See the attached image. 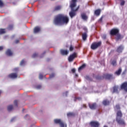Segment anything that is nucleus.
Wrapping results in <instances>:
<instances>
[{"label": "nucleus", "mask_w": 127, "mask_h": 127, "mask_svg": "<svg viewBox=\"0 0 127 127\" xmlns=\"http://www.w3.org/2000/svg\"><path fill=\"white\" fill-rule=\"evenodd\" d=\"M60 52L62 55H68V54L69 53V51L63 49L61 50Z\"/></svg>", "instance_id": "12"}, {"label": "nucleus", "mask_w": 127, "mask_h": 127, "mask_svg": "<svg viewBox=\"0 0 127 127\" xmlns=\"http://www.w3.org/2000/svg\"><path fill=\"white\" fill-rule=\"evenodd\" d=\"M76 100H78V101H81L82 100V98L81 97H75L74 101H76Z\"/></svg>", "instance_id": "39"}, {"label": "nucleus", "mask_w": 127, "mask_h": 127, "mask_svg": "<svg viewBox=\"0 0 127 127\" xmlns=\"http://www.w3.org/2000/svg\"><path fill=\"white\" fill-rule=\"evenodd\" d=\"M81 18L83 20L86 21V20H87V19H88V17L87 16H82Z\"/></svg>", "instance_id": "35"}, {"label": "nucleus", "mask_w": 127, "mask_h": 127, "mask_svg": "<svg viewBox=\"0 0 127 127\" xmlns=\"http://www.w3.org/2000/svg\"><path fill=\"white\" fill-rule=\"evenodd\" d=\"M104 76L105 78H106V79H108L109 80H110V79H112V78H113V75L108 74V73L104 74Z\"/></svg>", "instance_id": "14"}, {"label": "nucleus", "mask_w": 127, "mask_h": 127, "mask_svg": "<svg viewBox=\"0 0 127 127\" xmlns=\"http://www.w3.org/2000/svg\"><path fill=\"white\" fill-rule=\"evenodd\" d=\"M15 70H17V68H15Z\"/></svg>", "instance_id": "59"}, {"label": "nucleus", "mask_w": 127, "mask_h": 127, "mask_svg": "<svg viewBox=\"0 0 127 127\" xmlns=\"http://www.w3.org/2000/svg\"><path fill=\"white\" fill-rule=\"evenodd\" d=\"M54 77H55V73L53 72L51 74H50L49 79H52L53 78H54Z\"/></svg>", "instance_id": "28"}, {"label": "nucleus", "mask_w": 127, "mask_h": 127, "mask_svg": "<svg viewBox=\"0 0 127 127\" xmlns=\"http://www.w3.org/2000/svg\"><path fill=\"white\" fill-rule=\"evenodd\" d=\"M71 18H73V16H71Z\"/></svg>", "instance_id": "60"}, {"label": "nucleus", "mask_w": 127, "mask_h": 127, "mask_svg": "<svg viewBox=\"0 0 127 127\" xmlns=\"http://www.w3.org/2000/svg\"><path fill=\"white\" fill-rule=\"evenodd\" d=\"M83 108H87V106H86L85 104L83 105Z\"/></svg>", "instance_id": "52"}, {"label": "nucleus", "mask_w": 127, "mask_h": 127, "mask_svg": "<svg viewBox=\"0 0 127 127\" xmlns=\"http://www.w3.org/2000/svg\"><path fill=\"white\" fill-rule=\"evenodd\" d=\"M60 9H61V6H57L55 8V10H60Z\"/></svg>", "instance_id": "32"}, {"label": "nucleus", "mask_w": 127, "mask_h": 127, "mask_svg": "<svg viewBox=\"0 0 127 127\" xmlns=\"http://www.w3.org/2000/svg\"><path fill=\"white\" fill-rule=\"evenodd\" d=\"M85 67H86V64H82V65L78 68V71L80 72L81 70H83V69H84Z\"/></svg>", "instance_id": "21"}, {"label": "nucleus", "mask_w": 127, "mask_h": 127, "mask_svg": "<svg viewBox=\"0 0 127 127\" xmlns=\"http://www.w3.org/2000/svg\"><path fill=\"white\" fill-rule=\"evenodd\" d=\"M115 36H116V39L117 41H118L120 39H122V36L119 33L117 34V35H115Z\"/></svg>", "instance_id": "22"}, {"label": "nucleus", "mask_w": 127, "mask_h": 127, "mask_svg": "<svg viewBox=\"0 0 127 127\" xmlns=\"http://www.w3.org/2000/svg\"><path fill=\"white\" fill-rule=\"evenodd\" d=\"M3 2H2V1H1V0H0V7H2V6H3Z\"/></svg>", "instance_id": "36"}, {"label": "nucleus", "mask_w": 127, "mask_h": 127, "mask_svg": "<svg viewBox=\"0 0 127 127\" xmlns=\"http://www.w3.org/2000/svg\"><path fill=\"white\" fill-rule=\"evenodd\" d=\"M121 111V107L120 106V105L117 104L115 106V111H118V110Z\"/></svg>", "instance_id": "24"}, {"label": "nucleus", "mask_w": 127, "mask_h": 127, "mask_svg": "<svg viewBox=\"0 0 127 127\" xmlns=\"http://www.w3.org/2000/svg\"><path fill=\"white\" fill-rule=\"evenodd\" d=\"M13 28V25L11 24V25H9L7 29H8V30H12V29Z\"/></svg>", "instance_id": "31"}, {"label": "nucleus", "mask_w": 127, "mask_h": 127, "mask_svg": "<svg viewBox=\"0 0 127 127\" xmlns=\"http://www.w3.org/2000/svg\"><path fill=\"white\" fill-rule=\"evenodd\" d=\"M81 16H86V13H82L81 14Z\"/></svg>", "instance_id": "46"}, {"label": "nucleus", "mask_w": 127, "mask_h": 127, "mask_svg": "<svg viewBox=\"0 0 127 127\" xmlns=\"http://www.w3.org/2000/svg\"><path fill=\"white\" fill-rule=\"evenodd\" d=\"M121 89L127 92V81L124 82L121 86Z\"/></svg>", "instance_id": "10"}, {"label": "nucleus", "mask_w": 127, "mask_h": 127, "mask_svg": "<svg viewBox=\"0 0 127 127\" xmlns=\"http://www.w3.org/2000/svg\"><path fill=\"white\" fill-rule=\"evenodd\" d=\"M75 77H78V74H75Z\"/></svg>", "instance_id": "53"}, {"label": "nucleus", "mask_w": 127, "mask_h": 127, "mask_svg": "<svg viewBox=\"0 0 127 127\" xmlns=\"http://www.w3.org/2000/svg\"><path fill=\"white\" fill-rule=\"evenodd\" d=\"M64 15L62 14H60L59 15H58V16H64Z\"/></svg>", "instance_id": "49"}, {"label": "nucleus", "mask_w": 127, "mask_h": 127, "mask_svg": "<svg viewBox=\"0 0 127 127\" xmlns=\"http://www.w3.org/2000/svg\"><path fill=\"white\" fill-rule=\"evenodd\" d=\"M56 25H67L69 23V18L67 16H57L54 20Z\"/></svg>", "instance_id": "1"}, {"label": "nucleus", "mask_w": 127, "mask_h": 127, "mask_svg": "<svg viewBox=\"0 0 127 127\" xmlns=\"http://www.w3.org/2000/svg\"><path fill=\"white\" fill-rule=\"evenodd\" d=\"M67 95H68V91L65 92V96H67Z\"/></svg>", "instance_id": "50"}, {"label": "nucleus", "mask_w": 127, "mask_h": 127, "mask_svg": "<svg viewBox=\"0 0 127 127\" xmlns=\"http://www.w3.org/2000/svg\"><path fill=\"white\" fill-rule=\"evenodd\" d=\"M23 64H24V60H23L21 61L20 63V65L21 66H22V65H23Z\"/></svg>", "instance_id": "40"}, {"label": "nucleus", "mask_w": 127, "mask_h": 127, "mask_svg": "<svg viewBox=\"0 0 127 127\" xmlns=\"http://www.w3.org/2000/svg\"><path fill=\"white\" fill-rule=\"evenodd\" d=\"M102 104L104 106H109L110 105V101L108 99H105L103 100Z\"/></svg>", "instance_id": "16"}, {"label": "nucleus", "mask_w": 127, "mask_h": 127, "mask_svg": "<svg viewBox=\"0 0 127 127\" xmlns=\"http://www.w3.org/2000/svg\"><path fill=\"white\" fill-rule=\"evenodd\" d=\"M54 123L57 125H60L61 127H65V126L66 127L65 123H64V122L61 119H55Z\"/></svg>", "instance_id": "6"}, {"label": "nucleus", "mask_w": 127, "mask_h": 127, "mask_svg": "<svg viewBox=\"0 0 127 127\" xmlns=\"http://www.w3.org/2000/svg\"><path fill=\"white\" fill-rule=\"evenodd\" d=\"M46 52H45L43 54H45Z\"/></svg>", "instance_id": "58"}, {"label": "nucleus", "mask_w": 127, "mask_h": 127, "mask_svg": "<svg viewBox=\"0 0 127 127\" xmlns=\"http://www.w3.org/2000/svg\"><path fill=\"white\" fill-rule=\"evenodd\" d=\"M74 116H75V114L72 112H69L67 114V117H74Z\"/></svg>", "instance_id": "27"}, {"label": "nucleus", "mask_w": 127, "mask_h": 127, "mask_svg": "<svg viewBox=\"0 0 127 127\" xmlns=\"http://www.w3.org/2000/svg\"><path fill=\"white\" fill-rule=\"evenodd\" d=\"M101 45H102V42L101 41H99L98 42H93L91 44V49H92V50H96V49L99 48V47H100Z\"/></svg>", "instance_id": "4"}, {"label": "nucleus", "mask_w": 127, "mask_h": 127, "mask_svg": "<svg viewBox=\"0 0 127 127\" xmlns=\"http://www.w3.org/2000/svg\"><path fill=\"white\" fill-rule=\"evenodd\" d=\"M104 127H108V126H107L106 125H105V126H104Z\"/></svg>", "instance_id": "56"}, {"label": "nucleus", "mask_w": 127, "mask_h": 127, "mask_svg": "<svg viewBox=\"0 0 127 127\" xmlns=\"http://www.w3.org/2000/svg\"><path fill=\"white\" fill-rule=\"evenodd\" d=\"M120 30L118 28H114L110 30V34L111 36H115L119 34Z\"/></svg>", "instance_id": "5"}, {"label": "nucleus", "mask_w": 127, "mask_h": 127, "mask_svg": "<svg viewBox=\"0 0 127 127\" xmlns=\"http://www.w3.org/2000/svg\"><path fill=\"white\" fill-rule=\"evenodd\" d=\"M18 42H19V40H16V41H15V43L16 44L18 43Z\"/></svg>", "instance_id": "47"}, {"label": "nucleus", "mask_w": 127, "mask_h": 127, "mask_svg": "<svg viewBox=\"0 0 127 127\" xmlns=\"http://www.w3.org/2000/svg\"><path fill=\"white\" fill-rule=\"evenodd\" d=\"M9 78H11L12 79H15V78H17V74L15 73H12L8 75Z\"/></svg>", "instance_id": "11"}, {"label": "nucleus", "mask_w": 127, "mask_h": 127, "mask_svg": "<svg viewBox=\"0 0 127 127\" xmlns=\"http://www.w3.org/2000/svg\"><path fill=\"white\" fill-rule=\"evenodd\" d=\"M121 73H122V68H120L115 72V74L117 75V76H120V75H121Z\"/></svg>", "instance_id": "19"}, {"label": "nucleus", "mask_w": 127, "mask_h": 127, "mask_svg": "<svg viewBox=\"0 0 127 127\" xmlns=\"http://www.w3.org/2000/svg\"><path fill=\"white\" fill-rule=\"evenodd\" d=\"M71 72L72 73H75V72H76V69H75V68H72L71 69Z\"/></svg>", "instance_id": "43"}, {"label": "nucleus", "mask_w": 127, "mask_h": 127, "mask_svg": "<svg viewBox=\"0 0 127 127\" xmlns=\"http://www.w3.org/2000/svg\"><path fill=\"white\" fill-rule=\"evenodd\" d=\"M3 50V47L2 46H0V51H1V50Z\"/></svg>", "instance_id": "45"}, {"label": "nucleus", "mask_w": 127, "mask_h": 127, "mask_svg": "<svg viewBox=\"0 0 127 127\" xmlns=\"http://www.w3.org/2000/svg\"><path fill=\"white\" fill-rule=\"evenodd\" d=\"M73 50H74V47L73 46L70 45L69 47V51H72Z\"/></svg>", "instance_id": "37"}, {"label": "nucleus", "mask_w": 127, "mask_h": 127, "mask_svg": "<svg viewBox=\"0 0 127 127\" xmlns=\"http://www.w3.org/2000/svg\"><path fill=\"white\" fill-rule=\"evenodd\" d=\"M13 109V106H12V105H9L7 107V111L8 112H10V111H12Z\"/></svg>", "instance_id": "25"}, {"label": "nucleus", "mask_w": 127, "mask_h": 127, "mask_svg": "<svg viewBox=\"0 0 127 127\" xmlns=\"http://www.w3.org/2000/svg\"><path fill=\"white\" fill-rule=\"evenodd\" d=\"M41 30V28L39 26H36L34 29V33H38Z\"/></svg>", "instance_id": "13"}, {"label": "nucleus", "mask_w": 127, "mask_h": 127, "mask_svg": "<svg viewBox=\"0 0 127 127\" xmlns=\"http://www.w3.org/2000/svg\"><path fill=\"white\" fill-rule=\"evenodd\" d=\"M95 15L99 16L100 15V14L101 13V9H98L95 11L94 12Z\"/></svg>", "instance_id": "20"}, {"label": "nucleus", "mask_w": 127, "mask_h": 127, "mask_svg": "<svg viewBox=\"0 0 127 127\" xmlns=\"http://www.w3.org/2000/svg\"><path fill=\"white\" fill-rule=\"evenodd\" d=\"M2 92L1 91V90H0V95L1 94V93H2Z\"/></svg>", "instance_id": "55"}, {"label": "nucleus", "mask_w": 127, "mask_h": 127, "mask_svg": "<svg viewBox=\"0 0 127 127\" xmlns=\"http://www.w3.org/2000/svg\"><path fill=\"white\" fill-rule=\"evenodd\" d=\"M39 78L40 80H42V79H43V74H42V73H40Z\"/></svg>", "instance_id": "34"}, {"label": "nucleus", "mask_w": 127, "mask_h": 127, "mask_svg": "<svg viewBox=\"0 0 127 127\" xmlns=\"http://www.w3.org/2000/svg\"><path fill=\"white\" fill-rule=\"evenodd\" d=\"M118 89H119V87L118 86H114L113 87V93H117L118 92Z\"/></svg>", "instance_id": "26"}, {"label": "nucleus", "mask_w": 127, "mask_h": 127, "mask_svg": "<svg viewBox=\"0 0 127 127\" xmlns=\"http://www.w3.org/2000/svg\"><path fill=\"white\" fill-rule=\"evenodd\" d=\"M77 2V0H72L70 2V8L71 9V11L69 12L70 16H75L76 15V11H77V9H79V6L75 10H74V7L76 6V2Z\"/></svg>", "instance_id": "3"}, {"label": "nucleus", "mask_w": 127, "mask_h": 127, "mask_svg": "<svg viewBox=\"0 0 127 127\" xmlns=\"http://www.w3.org/2000/svg\"><path fill=\"white\" fill-rule=\"evenodd\" d=\"M90 125L92 127H99L100 124L98 122L92 121L90 122Z\"/></svg>", "instance_id": "8"}, {"label": "nucleus", "mask_w": 127, "mask_h": 127, "mask_svg": "<svg viewBox=\"0 0 127 127\" xmlns=\"http://www.w3.org/2000/svg\"><path fill=\"white\" fill-rule=\"evenodd\" d=\"M111 64L114 66H117V60H114L111 62Z\"/></svg>", "instance_id": "23"}, {"label": "nucleus", "mask_w": 127, "mask_h": 127, "mask_svg": "<svg viewBox=\"0 0 127 127\" xmlns=\"http://www.w3.org/2000/svg\"><path fill=\"white\" fill-rule=\"evenodd\" d=\"M88 106L91 110H96V109H97V108L98 107V105L96 103L89 104Z\"/></svg>", "instance_id": "7"}, {"label": "nucleus", "mask_w": 127, "mask_h": 127, "mask_svg": "<svg viewBox=\"0 0 127 127\" xmlns=\"http://www.w3.org/2000/svg\"><path fill=\"white\" fill-rule=\"evenodd\" d=\"M29 117V115H26L25 116V118L26 119V117Z\"/></svg>", "instance_id": "51"}, {"label": "nucleus", "mask_w": 127, "mask_h": 127, "mask_svg": "<svg viewBox=\"0 0 127 127\" xmlns=\"http://www.w3.org/2000/svg\"><path fill=\"white\" fill-rule=\"evenodd\" d=\"M103 20V17H101L100 19L99 20V21L102 22Z\"/></svg>", "instance_id": "48"}, {"label": "nucleus", "mask_w": 127, "mask_h": 127, "mask_svg": "<svg viewBox=\"0 0 127 127\" xmlns=\"http://www.w3.org/2000/svg\"><path fill=\"white\" fill-rule=\"evenodd\" d=\"M85 79H86V80H89V81H92V79L90 78L89 76H85Z\"/></svg>", "instance_id": "38"}, {"label": "nucleus", "mask_w": 127, "mask_h": 127, "mask_svg": "<svg viewBox=\"0 0 127 127\" xmlns=\"http://www.w3.org/2000/svg\"><path fill=\"white\" fill-rule=\"evenodd\" d=\"M123 50H124V47H123V45H121L118 48L117 51L119 53H121L123 52Z\"/></svg>", "instance_id": "15"}, {"label": "nucleus", "mask_w": 127, "mask_h": 127, "mask_svg": "<svg viewBox=\"0 0 127 127\" xmlns=\"http://www.w3.org/2000/svg\"><path fill=\"white\" fill-rule=\"evenodd\" d=\"M6 54L8 56H12V52L10 49H8L6 52Z\"/></svg>", "instance_id": "17"}, {"label": "nucleus", "mask_w": 127, "mask_h": 127, "mask_svg": "<svg viewBox=\"0 0 127 127\" xmlns=\"http://www.w3.org/2000/svg\"><path fill=\"white\" fill-rule=\"evenodd\" d=\"M75 58H76V53H74L72 55H70L68 57V60L69 62H72Z\"/></svg>", "instance_id": "9"}, {"label": "nucleus", "mask_w": 127, "mask_h": 127, "mask_svg": "<svg viewBox=\"0 0 127 127\" xmlns=\"http://www.w3.org/2000/svg\"><path fill=\"white\" fill-rule=\"evenodd\" d=\"M37 56H38V54H37V53H34V54L32 55V58H36V57H37Z\"/></svg>", "instance_id": "33"}, {"label": "nucleus", "mask_w": 127, "mask_h": 127, "mask_svg": "<svg viewBox=\"0 0 127 127\" xmlns=\"http://www.w3.org/2000/svg\"><path fill=\"white\" fill-rule=\"evenodd\" d=\"M41 85H39L38 86H36L37 89H41Z\"/></svg>", "instance_id": "42"}, {"label": "nucleus", "mask_w": 127, "mask_h": 127, "mask_svg": "<svg viewBox=\"0 0 127 127\" xmlns=\"http://www.w3.org/2000/svg\"><path fill=\"white\" fill-rule=\"evenodd\" d=\"M40 0H35V1L36 2V1H39Z\"/></svg>", "instance_id": "54"}, {"label": "nucleus", "mask_w": 127, "mask_h": 127, "mask_svg": "<svg viewBox=\"0 0 127 127\" xmlns=\"http://www.w3.org/2000/svg\"><path fill=\"white\" fill-rule=\"evenodd\" d=\"M82 39L84 41H86L87 40V37H88V36L87 35V33H84L82 35Z\"/></svg>", "instance_id": "18"}, {"label": "nucleus", "mask_w": 127, "mask_h": 127, "mask_svg": "<svg viewBox=\"0 0 127 127\" xmlns=\"http://www.w3.org/2000/svg\"><path fill=\"white\" fill-rule=\"evenodd\" d=\"M93 77L95 78L96 80H101V76L97 75L96 77L95 76V74H93Z\"/></svg>", "instance_id": "29"}, {"label": "nucleus", "mask_w": 127, "mask_h": 127, "mask_svg": "<svg viewBox=\"0 0 127 127\" xmlns=\"http://www.w3.org/2000/svg\"><path fill=\"white\" fill-rule=\"evenodd\" d=\"M5 33V29H0V34Z\"/></svg>", "instance_id": "30"}, {"label": "nucleus", "mask_w": 127, "mask_h": 127, "mask_svg": "<svg viewBox=\"0 0 127 127\" xmlns=\"http://www.w3.org/2000/svg\"><path fill=\"white\" fill-rule=\"evenodd\" d=\"M17 103H18L17 100H15L14 101V104L15 105V106H16V107H17Z\"/></svg>", "instance_id": "41"}, {"label": "nucleus", "mask_w": 127, "mask_h": 127, "mask_svg": "<svg viewBox=\"0 0 127 127\" xmlns=\"http://www.w3.org/2000/svg\"><path fill=\"white\" fill-rule=\"evenodd\" d=\"M13 121V119H12V120H11V122H12Z\"/></svg>", "instance_id": "57"}, {"label": "nucleus", "mask_w": 127, "mask_h": 127, "mask_svg": "<svg viewBox=\"0 0 127 127\" xmlns=\"http://www.w3.org/2000/svg\"><path fill=\"white\" fill-rule=\"evenodd\" d=\"M122 118H123V113H122V111L119 110L116 113V122L119 125L126 126V123Z\"/></svg>", "instance_id": "2"}, {"label": "nucleus", "mask_w": 127, "mask_h": 127, "mask_svg": "<svg viewBox=\"0 0 127 127\" xmlns=\"http://www.w3.org/2000/svg\"><path fill=\"white\" fill-rule=\"evenodd\" d=\"M125 1H122L121 2V5H125Z\"/></svg>", "instance_id": "44"}]
</instances>
